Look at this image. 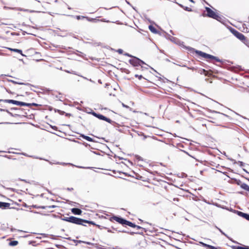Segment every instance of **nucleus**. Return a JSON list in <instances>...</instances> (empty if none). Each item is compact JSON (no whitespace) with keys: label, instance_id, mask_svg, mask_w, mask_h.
Wrapping results in <instances>:
<instances>
[{"label":"nucleus","instance_id":"16","mask_svg":"<svg viewBox=\"0 0 249 249\" xmlns=\"http://www.w3.org/2000/svg\"><path fill=\"white\" fill-rule=\"evenodd\" d=\"M233 249H249V247L248 246H244V247H240V246H233L232 247Z\"/></svg>","mask_w":249,"mask_h":249},{"label":"nucleus","instance_id":"28","mask_svg":"<svg viewBox=\"0 0 249 249\" xmlns=\"http://www.w3.org/2000/svg\"><path fill=\"white\" fill-rule=\"evenodd\" d=\"M118 52L119 53H122V52H123V50H121V49H119V50L118 51Z\"/></svg>","mask_w":249,"mask_h":249},{"label":"nucleus","instance_id":"26","mask_svg":"<svg viewBox=\"0 0 249 249\" xmlns=\"http://www.w3.org/2000/svg\"><path fill=\"white\" fill-rule=\"evenodd\" d=\"M245 219L249 221V214H247Z\"/></svg>","mask_w":249,"mask_h":249},{"label":"nucleus","instance_id":"11","mask_svg":"<svg viewBox=\"0 0 249 249\" xmlns=\"http://www.w3.org/2000/svg\"><path fill=\"white\" fill-rule=\"evenodd\" d=\"M15 105L20 106H30V105L29 104L18 101H16Z\"/></svg>","mask_w":249,"mask_h":249},{"label":"nucleus","instance_id":"27","mask_svg":"<svg viewBox=\"0 0 249 249\" xmlns=\"http://www.w3.org/2000/svg\"><path fill=\"white\" fill-rule=\"evenodd\" d=\"M216 228L220 231V232L222 233V232H223V231L219 228H218V227H216Z\"/></svg>","mask_w":249,"mask_h":249},{"label":"nucleus","instance_id":"10","mask_svg":"<svg viewBox=\"0 0 249 249\" xmlns=\"http://www.w3.org/2000/svg\"><path fill=\"white\" fill-rule=\"evenodd\" d=\"M71 212L74 214L80 215L82 213V211L78 208H72L71 209Z\"/></svg>","mask_w":249,"mask_h":249},{"label":"nucleus","instance_id":"21","mask_svg":"<svg viewBox=\"0 0 249 249\" xmlns=\"http://www.w3.org/2000/svg\"><path fill=\"white\" fill-rule=\"evenodd\" d=\"M62 219L64 221H67V222H69V220H70V217H64V218H62Z\"/></svg>","mask_w":249,"mask_h":249},{"label":"nucleus","instance_id":"3","mask_svg":"<svg viewBox=\"0 0 249 249\" xmlns=\"http://www.w3.org/2000/svg\"><path fill=\"white\" fill-rule=\"evenodd\" d=\"M206 10L207 12V16L208 17L216 19L217 20H219V18H220L218 15H217L214 11L211 10L210 8L206 7Z\"/></svg>","mask_w":249,"mask_h":249},{"label":"nucleus","instance_id":"20","mask_svg":"<svg viewBox=\"0 0 249 249\" xmlns=\"http://www.w3.org/2000/svg\"><path fill=\"white\" fill-rule=\"evenodd\" d=\"M3 101L5 103H12L15 105L16 101L14 100H5Z\"/></svg>","mask_w":249,"mask_h":249},{"label":"nucleus","instance_id":"1","mask_svg":"<svg viewBox=\"0 0 249 249\" xmlns=\"http://www.w3.org/2000/svg\"><path fill=\"white\" fill-rule=\"evenodd\" d=\"M195 52L196 54L198 55L202 56V57H204L206 59H214L217 62H220V60L219 59H218L217 57L214 56L212 55L207 54L205 53L202 52L200 51H196Z\"/></svg>","mask_w":249,"mask_h":249},{"label":"nucleus","instance_id":"5","mask_svg":"<svg viewBox=\"0 0 249 249\" xmlns=\"http://www.w3.org/2000/svg\"><path fill=\"white\" fill-rule=\"evenodd\" d=\"M93 114L94 116L96 117L99 119L104 120L109 123H111V122H112L110 119L107 118L106 117L103 116V115L97 114L95 112H93Z\"/></svg>","mask_w":249,"mask_h":249},{"label":"nucleus","instance_id":"4","mask_svg":"<svg viewBox=\"0 0 249 249\" xmlns=\"http://www.w3.org/2000/svg\"><path fill=\"white\" fill-rule=\"evenodd\" d=\"M129 62L131 64L134 66L141 65L142 64H145L143 61L136 57L132 58L129 60Z\"/></svg>","mask_w":249,"mask_h":249},{"label":"nucleus","instance_id":"2","mask_svg":"<svg viewBox=\"0 0 249 249\" xmlns=\"http://www.w3.org/2000/svg\"><path fill=\"white\" fill-rule=\"evenodd\" d=\"M69 222L76 224L78 225H85L84 223H89L88 221L83 220L81 218H77L74 216L70 217Z\"/></svg>","mask_w":249,"mask_h":249},{"label":"nucleus","instance_id":"24","mask_svg":"<svg viewBox=\"0 0 249 249\" xmlns=\"http://www.w3.org/2000/svg\"><path fill=\"white\" fill-rule=\"evenodd\" d=\"M18 10H20V11H29L28 10L24 9H22V8H18Z\"/></svg>","mask_w":249,"mask_h":249},{"label":"nucleus","instance_id":"8","mask_svg":"<svg viewBox=\"0 0 249 249\" xmlns=\"http://www.w3.org/2000/svg\"><path fill=\"white\" fill-rule=\"evenodd\" d=\"M9 206H10L9 203L0 201V208H1L2 209H4L9 208Z\"/></svg>","mask_w":249,"mask_h":249},{"label":"nucleus","instance_id":"17","mask_svg":"<svg viewBox=\"0 0 249 249\" xmlns=\"http://www.w3.org/2000/svg\"><path fill=\"white\" fill-rule=\"evenodd\" d=\"M125 225H128V226H129L131 227H133V228H135L136 227V225H135L134 224L132 223V222H129L127 220L126 221V223H125Z\"/></svg>","mask_w":249,"mask_h":249},{"label":"nucleus","instance_id":"29","mask_svg":"<svg viewBox=\"0 0 249 249\" xmlns=\"http://www.w3.org/2000/svg\"><path fill=\"white\" fill-rule=\"evenodd\" d=\"M136 227H137V229H141V228H142L140 226H137V225H136Z\"/></svg>","mask_w":249,"mask_h":249},{"label":"nucleus","instance_id":"22","mask_svg":"<svg viewBox=\"0 0 249 249\" xmlns=\"http://www.w3.org/2000/svg\"><path fill=\"white\" fill-rule=\"evenodd\" d=\"M85 17H81L80 16H76V18L79 20V19H80L81 18H84Z\"/></svg>","mask_w":249,"mask_h":249},{"label":"nucleus","instance_id":"6","mask_svg":"<svg viewBox=\"0 0 249 249\" xmlns=\"http://www.w3.org/2000/svg\"><path fill=\"white\" fill-rule=\"evenodd\" d=\"M232 33L237 38L241 41H243L246 39L245 36L242 33H239L236 30H233L232 31Z\"/></svg>","mask_w":249,"mask_h":249},{"label":"nucleus","instance_id":"30","mask_svg":"<svg viewBox=\"0 0 249 249\" xmlns=\"http://www.w3.org/2000/svg\"><path fill=\"white\" fill-rule=\"evenodd\" d=\"M23 155H24V156H29L28 155H27V154H23Z\"/></svg>","mask_w":249,"mask_h":249},{"label":"nucleus","instance_id":"18","mask_svg":"<svg viewBox=\"0 0 249 249\" xmlns=\"http://www.w3.org/2000/svg\"><path fill=\"white\" fill-rule=\"evenodd\" d=\"M237 213L239 216H242V217H244V218H246V216L248 214L247 213H244L241 212H237Z\"/></svg>","mask_w":249,"mask_h":249},{"label":"nucleus","instance_id":"15","mask_svg":"<svg viewBox=\"0 0 249 249\" xmlns=\"http://www.w3.org/2000/svg\"><path fill=\"white\" fill-rule=\"evenodd\" d=\"M241 187L247 191L249 190V186L246 183L242 184L241 185Z\"/></svg>","mask_w":249,"mask_h":249},{"label":"nucleus","instance_id":"12","mask_svg":"<svg viewBox=\"0 0 249 249\" xmlns=\"http://www.w3.org/2000/svg\"><path fill=\"white\" fill-rule=\"evenodd\" d=\"M11 51L15 52L18 53H20L22 56H24V54H22V51L21 50L17 49H12V48H8Z\"/></svg>","mask_w":249,"mask_h":249},{"label":"nucleus","instance_id":"23","mask_svg":"<svg viewBox=\"0 0 249 249\" xmlns=\"http://www.w3.org/2000/svg\"><path fill=\"white\" fill-rule=\"evenodd\" d=\"M122 106H123V107H125V108H129V107L128 106L125 105V104H124V103H122Z\"/></svg>","mask_w":249,"mask_h":249},{"label":"nucleus","instance_id":"7","mask_svg":"<svg viewBox=\"0 0 249 249\" xmlns=\"http://www.w3.org/2000/svg\"><path fill=\"white\" fill-rule=\"evenodd\" d=\"M111 218L115 220L116 222L123 225H125L126 221V220L122 218L116 216H113Z\"/></svg>","mask_w":249,"mask_h":249},{"label":"nucleus","instance_id":"19","mask_svg":"<svg viewBox=\"0 0 249 249\" xmlns=\"http://www.w3.org/2000/svg\"><path fill=\"white\" fill-rule=\"evenodd\" d=\"M18 242L17 241H12L9 242V244L11 246H15L17 245Z\"/></svg>","mask_w":249,"mask_h":249},{"label":"nucleus","instance_id":"25","mask_svg":"<svg viewBox=\"0 0 249 249\" xmlns=\"http://www.w3.org/2000/svg\"><path fill=\"white\" fill-rule=\"evenodd\" d=\"M222 234L224 235L225 236H226L229 239H230L229 237H228V236L226 234H225L223 231L222 232Z\"/></svg>","mask_w":249,"mask_h":249},{"label":"nucleus","instance_id":"14","mask_svg":"<svg viewBox=\"0 0 249 249\" xmlns=\"http://www.w3.org/2000/svg\"><path fill=\"white\" fill-rule=\"evenodd\" d=\"M81 137L89 142H93V139L89 136H85L84 135H82Z\"/></svg>","mask_w":249,"mask_h":249},{"label":"nucleus","instance_id":"31","mask_svg":"<svg viewBox=\"0 0 249 249\" xmlns=\"http://www.w3.org/2000/svg\"><path fill=\"white\" fill-rule=\"evenodd\" d=\"M190 1H191V2H194L193 0H189Z\"/></svg>","mask_w":249,"mask_h":249},{"label":"nucleus","instance_id":"13","mask_svg":"<svg viewBox=\"0 0 249 249\" xmlns=\"http://www.w3.org/2000/svg\"><path fill=\"white\" fill-rule=\"evenodd\" d=\"M148 28H149V29L150 30V31L151 32H152V33H155V34L157 33V30H156V28H155L154 26H153L152 25H149Z\"/></svg>","mask_w":249,"mask_h":249},{"label":"nucleus","instance_id":"9","mask_svg":"<svg viewBox=\"0 0 249 249\" xmlns=\"http://www.w3.org/2000/svg\"><path fill=\"white\" fill-rule=\"evenodd\" d=\"M199 243L200 244L202 245L203 247H207L209 249H217V248H216L214 246L206 244L202 242H199Z\"/></svg>","mask_w":249,"mask_h":249}]
</instances>
